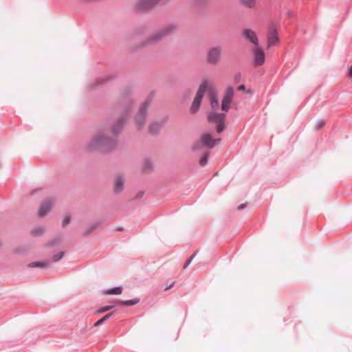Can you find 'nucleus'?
<instances>
[{
	"instance_id": "f257e3e1",
	"label": "nucleus",
	"mask_w": 352,
	"mask_h": 352,
	"mask_svg": "<svg viewBox=\"0 0 352 352\" xmlns=\"http://www.w3.org/2000/svg\"><path fill=\"white\" fill-rule=\"evenodd\" d=\"M118 144V140L115 137L100 133L91 140L87 148L89 151H97L103 153H109L116 150Z\"/></svg>"
},
{
	"instance_id": "f03ea898",
	"label": "nucleus",
	"mask_w": 352,
	"mask_h": 352,
	"mask_svg": "<svg viewBox=\"0 0 352 352\" xmlns=\"http://www.w3.org/2000/svg\"><path fill=\"white\" fill-rule=\"evenodd\" d=\"M133 101L130 100L126 105L124 112L119 117L118 120L113 122L111 126V130L113 137L118 139V136L123 131L124 125L127 122L128 115L131 109Z\"/></svg>"
},
{
	"instance_id": "7ed1b4c3",
	"label": "nucleus",
	"mask_w": 352,
	"mask_h": 352,
	"mask_svg": "<svg viewBox=\"0 0 352 352\" xmlns=\"http://www.w3.org/2000/svg\"><path fill=\"white\" fill-rule=\"evenodd\" d=\"M154 96V93L151 92L144 102L141 104L138 113L135 116V120L137 124L138 129H140L144 124L147 118V110Z\"/></svg>"
},
{
	"instance_id": "20e7f679",
	"label": "nucleus",
	"mask_w": 352,
	"mask_h": 352,
	"mask_svg": "<svg viewBox=\"0 0 352 352\" xmlns=\"http://www.w3.org/2000/svg\"><path fill=\"white\" fill-rule=\"evenodd\" d=\"M176 29V26L173 24L169 25L166 28L161 30L156 33H155L153 35H152L151 37H149L148 39L144 41L143 42V45L146 46L148 45L151 42H157L160 41L165 36L168 35L172 32H173Z\"/></svg>"
},
{
	"instance_id": "39448f33",
	"label": "nucleus",
	"mask_w": 352,
	"mask_h": 352,
	"mask_svg": "<svg viewBox=\"0 0 352 352\" xmlns=\"http://www.w3.org/2000/svg\"><path fill=\"white\" fill-rule=\"evenodd\" d=\"M221 47L220 46L210 48L207 54V61L209 64L216 65L220 60Z\"/></svg>"
},
{
	"instance_id": "423d86ee",
	"label": "nucleus",
	"mask_w": 352,
	"mask_h": 352,
	"mask_svg": "<svg viewBox=\"0 0 352 352\" xmlns=\"http://www.w3.org/2000/svg\"><path fill=\"white\" fill-rule=\"evenodd\" d=\"M234 91L232 87H228L226 88V94L223 97L221 104V109L223 111L228 112L230 109V105L232 100V98L234 96Z\"/></svg>"
},
{
	"instance_id": "0eeeda50",
	"label": "nucleus",
	"mask_w": 352,
	"mask_h": 352,
	"mask_svg": "<svg viewBox=\"0 0 352 352\" xmlns=\"http://www.w3.org/2000/svg\"><path fill=\"white\" fill-rule=\"evenodd\" d=\"M160 0H140L135 7L136 12L141 13L152 8Z\"/></svg>"
},
{
	"instance_id": "6e6552de",
	"label": "nucleus",
	"mask_w": 352,
	"mask_h": 352,
	"mask_svg": "<svg viewBox=\"0 0 352 352\" xmlns=\"http://www.w3.org/2000/svg\"><path fill=\"white\" fill-rule=\"evenodd\" d=\"M253 54L254 58V65L256 66H261L264 64L265 61V54L261 47L256 46L254 50Z\"/></svg>"
},
{
	"instance_id": "1a4fd4ad",
	"label": "nucleus",
	"mask_w": 352,
	"mask_h": 352,
	"mask_svg": "<svg viewBox=\"0 0 352 352\" xmlns=\"http://www.w3.org/2000/svg\"><path fill=\"white\" fill-rule=\"evenodd\" d=\"M226 114L224 113L210 112L208 114L207 120L210 123H219L226 120Z\"/></svg>"
},
{
	"instance_id": "9d476101",
	"label": "nucleus",
	"mask_w": 352,
	"mask_h": 352,
	"mask_svg": "<svg viewBox=\"0 0 352 352\" xmlns=\"http://www.w3.org/2000/svg\"><path fill=\"white\" fill-rule=\"evenodd\" d=\"M53 208L52 203L50 199H46L43 201L41 204L40 209L38 211V216L40 218H43L46 216Z\"/></svg>"
},
{
	"instance_id": "9b49d317",
	"label": "nucleus",
	"mask_w": 352,
	"mask_h": 352,
	"mask_svg": "<svg viewBox=\"0 0 352 352\" xmlns=\"http://www.w3.org/2000/svg\"><path fill=\"white\" fill-rule=\"evenodd\" d=\"M244 38L255 46H258L259 42L256 33L251 29H245L243 32Z\"/></svg>"
},
{
	"instance_id": "f8f14e48",
	"label": "nucleus",
	"mask_w": 352,
	"mask_h": 352,
	"mask_svg": "<svg viewBox=\"0 0 352 352\" xmlns=\"http://www.w3.org/2000/svg\"><path fill=\"white\" fill-rule=\"evenodd\" d=\"M116 76L114 74H107L104 76V78H100L98 80L95 81L93 83H91L89 86V89L90 90H94L98 89V87L102 86L106 82L114 78Z\"/></svg>"
},
{
	"instance_id": "ddd939ff",
	"label": "nucleus",
	"mask_w": 352,
	"mask_h": 352,
	"mask_svg": "<svg viewBox=\"0 0 352 352\" xmlns=\"http://www.w3.org/2000/svg\"><path fill=\"white\" fill-rule=\"evenodd\" d=\"M213 139L210 133H205L201 135L200 138L201 144L206 148L211 149L214 146L213 144Z\"/></svg>"
},
{
	"instance_id": "4468645a",
	"label": "nucleus",
	"mask_w": 352,
	"mask_h": 352,
	"mask_svg": "<svg viewBox=\"0 0 352 352\" xmlns=\"http://www.w3.org/2000/svg\"><path fill=\"white\" fill-rule=\"evenodd\" d=\"M207 89H212V88L209 86L208 80L205 79L203 80L202 82L199 85L195 97L203 100V98Z\"/></svg>"
},
{
	"instance_id": "2eb2a0df",
	"label": "nucleus",
	"mask_w": 352,
	"mask_h": 352,
	"mask_svg": "<svg viewBox=\"0 0 352 352\" xmlns=\"http://www.w3.org/2000/svg\"><path fill=\"white\" fill-rule=\"evenodd\" d=\"M124 176H118L116 177L113 184V191L118 194L122 191L124 185Z\"/></svg>"
},
{
	"instance_id": "dca6fc26",
	"label": "nucleus",
	"mask_w": 352,
	"mask_h": 352,
	"mask_svg": "<svg viewBox=\"0 0 352 352\" xmlns=\"http://www.w3.org/2000/svg\"><path fill=\"white\" fill-rule=\"evenodd\" d=\"M168 117H166L162 122H153L150 124L148 127L149 133L153 135H157L159 133L160 129H162L163 124L166 122Z\"/></svg>"
},
{
	"instance_id": "f3484780",
	"label": "nucleus",
	"mask_w": 352,
	"mask_h": 352,
	"mask_svg": "<svg viewBox=\"0 0 352 352\" xmlns=\"http://www.w3.org/2000/svg\"><path fill=\"white\" fill-rule=\"evenodd\" d=\"M279 41V38L276 30L270 29L267 34V42L270 45H274Z\"/></svg>"
},
{
	"instance_id": "a211bd4d",
	"label": "nucleus",
	"mask_w": 352,
	"mask_h": 352,
	"mask_svg": "<svg viewBox=\"0 0 352 352\" xmlns=\"http://www.w3.org/2000/svg\"><path fill=\"white\" fill-rule=\"evenodd\" d=\"M140 301L139 298H135L131 300H116V305L118 306L122 307H133L137 304H138Z\"/></svg>"
},
{
	"instance_id": "6ab92c4d",
	"label": "nucleus",
	"mask_w": 352,
	"mask_h": 352,
	"mask_svg": "<svg viewBox=\"0 0 352 352\" xmlns=\"http://www.w3.org/2000/svg\"><path fill=\"white\" fill-rule=\"evenodd\" d=\"M201 102L202 100L195 97L190 108L191 113H196L199 110Z\"/></svg>"
},
{
	"instance_id": "aec40b11",
	"label": "nucleus",
	"mask_w": 352,
	"mask_h": 352,
	"mask_svg": "<svg viewBox=\"0 0 352 352\" xmlns=\"http://www.w3.org/2000/svg\"><path fill=\"white\" fill-rule=\"evenodd\" d=\"M50 264V261H34L32 262L28 265L29 267H40V268H47Z\"/></svg>"
},
{
	"instance_id": "412c9836",
	"label": "nucleus",
	"mask_w": 352,
	"mask_h": 352,
	"mask_svg": "<svg viewBox=\"0 0 352 352\" xmlns=\"http://www.w3.org/2000/svg\"><path fill=\"white\" fill-rule=\"evenodd\" d=\"M102 223V222L100 221H96V223L91 224L89 228H87L84 233L82 234V237H87L88 236L89 234H91L92 233V232H94L100 224Z\"/></svg>"
},
{
	"instance_id": "4be33fe9",
	"label": "nucleus",
	"mask_w": 352,
	"mask_h": 352,
	"mask_svg": "<svg viewBox=\"0 0 352 352\" xmlns=\"http://www.w3.org/2000/svg\"><path fill=\"white\" fill-rule=\"evenodd\" d=\"M62 239L60 236L56 237L45 244V247L47 248H52L54 246L59 245L61 243Z\"/></svg>"
},
{
	"instance_id": "5701e85b",
	"label": "nucleus",
	"mask_w": 352,
	"mask_h": 352,
	"mask_svg": "<svg viewBox=\"0 0 352 352\" xmlns=\"http://www.w3.org/2000/svg\"><path fill=\"white\" fill-rule=\"evenodd\" d=\"M123 290L122 286H117L109 288L107 290L106 294L110 295H119L121 294Z\"/></svg>"
},
{
	"instance_id": "b1692460",
	"label": "nucleus",
	"mask_w": 352,
	"mask_h": 352,
	"mask_svg": "<svg viewBox=\"0 0 352 352\" xmlns=\"http://www.w3.org/2000/svg\"><path fill=\"white\" fill-rule=\"evenodd\" d=\"M113 305H107L101 307L99 309L97 310L96 313L98 314L104 313L106 311H110L113 309L115 307L118 306L116 305V300L114 301Z\"/></svg>"
},
{
	"instance_id": "393cba45",
	"label": "nucleus",
	"mask_w": 352,
	"mask_h": 352,
	"mask_svg": "<svg viewBox=\"0 0 352 352\" xmlns=\"http://www.w3.org/2000/svg\"><path fill=\"white\" fill-rule=\"evenodd\" d=\"M114 314V312L112 311V312H110V313H108L106 315H104L103 317H102L100 319H99L98 320H97L94 326V327H99L102 324H103L107 320H108L109 318H110Z\"/></svg>"
},
{
	"instance_id": "a878e982",
	"label": "nucleus",
	"mask_w": 352,
	"mask_h": 352,
	"mask_svg": "<svg viewBox=\"0 0 352 352\" xmlns=\"http://www.w3.org/2000/svg\"><path fill=\"white\" fill-rule=\"evenodd\" d=\"M210 104L213 109H217L219 107L218 96L216 94H212L210 98Z\"/></svg>"
},
{
	"instance_id": "bb28decb",
	"label": "nucleus",
	"mask_w": 352,
	"mask_h": 352,
	"mask_svg": "<svg viewBox=\"0 0 352 352\" xmlns=\"http://www.w3.org/2000/svg\"><path fill=\"white\" fill-rule=\"evenodd\" d=\"M45 232V228L43 227H41V226H38V227H36L34 228L32 230V235L34 236H40L41 235H43Z\"/></svg>"
},
{
	"instance_id": "cd10ccee",
	"label": "nucleus",
	"mask_w": 352,
	"mask_h": 352,
	"mask_svg": "<svg viewBox=\"0 0 352 352\" xmlns=\"http://www.w3.org/2000/svg\"><path fill=\"white\" fill-rule=\"evenodd\" d=\"M208 158H209V153H203V155H201L200 160H199V165L201 166H205L206 165H207L208 162Z\"/></svg>"
},
{
	"instance_id": "c85d7f7f",
	"label": "nucleus",
	"mask_w": 352,
	"mask_h": 352,
	"mask_svg": "<svg viewBox=\"0 0 352 352\" xmlns=\"http://www.w3.org/2000/svg\"><path fill=\"white\" fill-rule=\"evenodd\" d=\"M153 168V164L151 160H147L142 166V171L143 173H147Z\"/></svg>"
},
{
	"instance_id": "c756f323",
	"label": "nucleus",
	"mask_w": 352,
	"mask_h": 352,
	"mask_svg": "<svg viewBox=\"0 0 352 352\" xmlns=\"http://www.w3.org/2000/svg\"><path fill=\"white\" fill-rule=\"evenodd\" d=\"M226 129L225 120L217 123L216 125V132L217 133H221Z\"/></svg>"
},
{
	"instance_id": "7c9ffc66",
	"label": "nucleus",
	"mask_w": 352,
	"mask_h": 352,
	"mask_svg": "<svg viewBox=\"0 0 352 352\" xmlns=\"http://www.w3.org/2000/svg\"><path fill=\"white\" fill-rule=\"evenodd\" d=\"M65 255L64 251H60L57 254L53 256L52 260L54 262L56 263L60 261Z\"/></svg>"
},
{
	"instance_id": "2f4dec72",
	"label": "nucleus",
	"mask_w": 352,
	"mask_h": 352,
	"mask_svg": "<svg viewBox=\"0 0 352 352\" xmlns=\"http://www.w3.org/2000/svg\"><path fill=\"white\" fill-rule=\"evenodd\" d=\"M199 250H197L184 263V268H186L189 266L193 258L195 257L197 254L198 253Z\"/></svg>"
},
{
	"instance_id": "473e14b6",
	"label": "nucleus",
	"mask_w": 352,
	"mask_h": 352,
	"mask_svg": "<svg viewBox=\"0 0 352 352\" xmlns=\"http://www.w3.org/2000/svg\"><path fill=\"white\" fill-rule=\"evenodd\" d=\"M241 3L246 6L248 8H253L255 6L254 0H241Z\"/></svg>"
},
{
	"instance_id": "72a5a7b5",
	"label": "nucleus",
	"mask_w": 352,
	"mask_h": 352,
	"mask_svg": "<svg viewBox=\"0 0 352 352\" xmlns=\"http://www.w3.org/2000/svg\"><path fill=\"white\" fill-rule=\"evenodd\" d=\"M71 219H72V216L70 214H66L63 219V222H62L63 227H65L66 226H67L70 223Z\"/></svg>"
},
{
	"instance_id": "f704fd0d",
	"label": "nucleus",
	"mask_w": 352,
	"mask_h": 352,
	"mask_svg": "<svg viewBox=\"0 0 352 352\" xmlns=\"http://www.w3.org/2000/svg\"><path fill=\"white\" fill-rule=\"evenodd\" d=\"M326 124V121L324 120H320L317 122L316 125V129L319 130L322 129Z\"/></svg>"
},
{
	"instance_id": "c9c22d12",
	"label": "nucleus",
	"mask_w": 352,
	"mask_h": 352,
	"mask_svg": "<svg viewBox=\"0 0 352 352\" xmlns=\"http://www.w3.org/2000/svg\"><path fill=\"white\" fill-rule=\"evenodd\" d=\"M144 195V192L142 191V190H140L139 191L136 195L135 196V197L133 198V199H141Z\"/></svg>"
},
{
	"instance_id": "e433bc0d",
	"label": "nucleus",
	"mask_w": 352,
	"mask_h": 352,
	"mask_svg": "<svg viewBox=\"0 0 352 352\" xmlns=\"http://www.w3.org/2000/svg\"><path fill=\"white\" fill-rule=\"evenodd\" d=\"M241 74L240 73H237L235 76H234V82L235 83H238L241 81Z\"/></svg>"
},
{
	"instance_id": "4c0bfd02",
	"label": "nucleus",
	"mask_w": 352,
	"mask_h": 352,
	"mask_svg": "<svg viewBox=\"0 0 352 352\" xmlns=\"http://www.w3.org/2000/svg\"><path fill=\"white\" fill-rule=\"evenodd\" d=\"M347 76L349 78H352V65L349 66L348 68Z\"/></svg>"
},
{
	"instance_id": "58836bf2",
	"label": "nucleus",
	"mask_w": 352,
	"mask_h": 352,
	"mask_svg": "<svg viewBox=\"0 0 352 352\" xmlns=\"http://www.w3.org/2000/svg\"><path fill=\"white\" fill-rule=\"evenodd\" d=\"M245 89H246V88H245V85H243V84H241V85H239V86L237 87V90H239V91H245Z\"/></svg>"
},
{
	"instance_id": "ea45409f",
	"label": "nucleus",
	"mask_w": 352,
	"mask_h": 352,
	"mask_svg": "<svg viewBox=\"0 0 352 352\" xmlns=\"http://www.w3.org/2000/svg\"><path fill=\"white\" fill-rule=\"evenodd\" d=\"M199 148V142L196 143V144H195V145H193V146H192V150L193 151H195L198 150Z\"/></svg>"
},
{
	"instance_id": "a19ab883",
	"label": "nucleus",
	"mask_w": 352,
	"mask_h": 352,
	"mask_svg": "<svg viewBox=\"0 0 352 352\" xmlns=\"http://www.w3.org/2000/svg\"><path fill=\"white\" fill-rule=\"evenodd\" d=\"M246 206H247L246 204H242L238 206L237 209H238V210H242L245 209L246 208Z\"/></svg>"
},
{
	"instance_id": "79ce46f5",
	"label": "nucleus",
	"mask_w": 352,
	"mask_h": 352,
	"mask_svg": "<svg viewBox=\"0 0 352 352\" xmlns=\"http://www.w3.org/2000/svg\"><path fill=\"white\" fill-rule=\"evenodd\" d=\"M194 1L198 5H204L206 2V0H194Z\"/></svg>"
},
{
	"instance_id": "37998d69",
	"label": "nucleus",
	"mask_w": 352,
	"mask_h": 352,
	"mask_svg": "<svg viewBox=\"0 0 352 352\" xmlns=\"http://www.w3.org/2000/svg\"><path fill=\"white\" fill-rule=\"evenodd\" d=\"M221 141V138H217V139H213V144H214V146L218 144L219 143H220V142Z\"/></svg>"
},
{
	"instance_id": "c03bdc74",
	"label": "nucleus",
	"mask_w": 352,
	"mask_h": 352,
	"mask_svg": "<svg viewBox=\"0 0 352 352\" xmlns=\"http://www.w3.org/2000/svg\"><path fill=\"white\" fill-rule=\"evenodd\" d=\"M174 284H175V282H173L171 284H170L169 285L166 286L164 289L165 290H168V289L172 288L173 287Z\"/></svg>"
},
{
	"instance_id": "a18cd8bd",
	"label": "nucleus",
	"mask_w": 352,
	"mask_h": 352,
	"mask_svg": "<svg viewBox=\"0 0 352 352\" xmlns=\"http://www.w3.org/2000/svg\"><path fill=\"white\" fill-rule=\"evenodd\" d=\"M116 230H118V231H122L124 230V228L123 227H118L116 228Z\"/></svg>"
},
{
	"instance_id": "49530a36",
	"label": "nucleus",
	"mask_w": 352,
	"mask_h": 352,
	"mask_svg": "<svg viewBox=\"0 0 352 352\" xmlns=\"http://www.w3.org/2000/svg\"><path fill=\"white\" fill-rule=\"evenodd\" d=\"M246 93L247 94H250V93H252V90L251 89H248V90L246 91Z\"/></svg>"
}]
</instances>
